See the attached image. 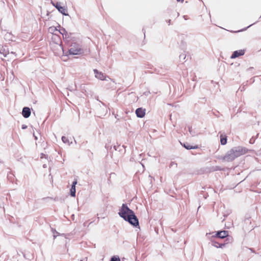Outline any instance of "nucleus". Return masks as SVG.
<instances>
[{"instance_id":"5701e85b","label":"nucleus","mask_w":261,"mask_h":261,"mask_svg":"<svg viewBox=\"0 0 261 261\" xmlns=\"http://www.w3.org/2000/svg\"><path fill=\"white\" fill-rule=\"evenodd\" d=\"M189 133L190 134L192 135V136H194L195 135V133L194 132H193L192 129V128L189 127Z\"/></svg>"},{"instance_id":"1a4fd4ad","label":"nucleus","mask_w":261,"mask_h":261,"mask_svg":"<svg viewBox=\"0 0 261 261\" xmlns=\"http://www.w3.org/2000/svg\"><path fill=\"white\" fill-rule=\"evenodd\" d=\"M136 114L138 117L143 118L145 115V110L142 108H139L136 110Z\"/></svg>"},{"instance_id":"2eb2a0df","label":"nucleus","mask_w":261,"mask_h":261,"mask_svg":"<svg viewBox=\"0 0 261 261\" xmlns=\"http://www.w3.org/2000/svg\"><path fill=\"white\" fill-rule=\"evenodd\" d=\"M14 178V175L12 173H9L8 174V179L10 180L12 182H13V179Z\"/></svg>"},{"instance_id":"c756f323","label":"nucleus","mask_w":261,"mask_h":261,"mask_svg":"<svg viewBox=\"0 0 261 261\" xmlns=\"http://www.w3.org/2000/svg\"><path fill=\"white\" fill-rule=\"evenodd\" d=\"M254 140H253V138L252 137L250 140V143H253L254 142Z\"/></svg>"},{"instance_id":"393cba45","label":"nucleus","mask_w":261,"mask_h":261,"mask_svg":"<svg viewBox=\"0 0 261 261\" xmlns=\"http://www.w3.org/2000/svg\"><path fill=\"white\" fill-rule=\"evenodd\" d=\"M225 243H218V248H223L225 246Z\"/></svg>"},{"instance_id":"4be33fe9","label":"nucleus","mask_w":261,"mask_h":261,"mask_svg":"<svg viewBox=\"0 0 261 261\" xmlns=\"http://www.w3.org/2000/svg\"><path fill=\"white\" fill-rule=\"evenodd\" d=\"M212 245L214 247H215L216 248H218V242H214V241L212 242Z\"/></svg>"},{"instance_id":"ddd939ff","label":"nucleus","mask_w":261,"mask_h":261,"mask_svg":"<svg viewBox=\"0 0 261 261\" xmlns=\"http://www.w3.org/2000/svg\"><path fill=\"white\" fill-rule=\"evenodd\" d=\"M220 142L221 144L222 145H224L227 143V137L224 135V136H223V135H220Z\"/></svg>"},{"instance_id":"ea45409f","label":"nucleus","mask_w":261,"mask_h":261,"mask_svg":"<svg viewBox=\"0 0 261 261\" xmlns=\"http://www.w3.org/2000/svg\"><path fill=\"white\" fill-rule=\"evenodd\" d=\"M81 261H83V260H81Z\"/></svg>"},{"instance_id":"7ed1b4c3","label":"nucleus","mask_w":261,"mask_h":261,"mask_svg":"<svg viewBox=\"0 0 261 261\" xmlns=\"http://www.w3.org/2000/svg\"><path fill=\"white\" fill-rule=\"evenodd\" d=\"M68 53L69 55H81L84 54V50L82 48L80 44L72 42L68 49Z\"/></svg>"},{"instance_id":"9b49d317","label":"nucleus","mask_w":261,"mask_h":261,"mask_svg":"<svg viewBox=\"0 0 261 261\" xmlns=\"http://www.w3.org/2000/svg\"><path fill=\"white\" fill-rule=\"evenodd\" d=\"M49 31H58L60 34H61L63 35V38H64V34L67 32L66 30L64 28H62L61 30L58 31L56 29V28L50 27L49 28Z\"/></svg>"},{"instance_id":"7c9ffc66","label":"nucleus","mask_w":261,"mask_h":261,"mask_svg":"<svg viewBox=\"0 0 261 261\" xmlns=\"http://www.w3.org/2000/svg\"><path fill=\"white\" fill-rule=\"evenodd\" d=\"M254 23H255V22L251 24H250L249 26H248L247 27H246L245 29H243V30H246L247 29H248V28H249L250 26L252 25L253 24H254Z\"/></svg>"},{"instance_id":"f3484780","label":"nucleus","mask_w":261,"mask_h":261,"mask_svg":"<svg viewBox=\"0 0 261 261\" xmlns=\"http://www.w3.org/2000/svg\"><path fill=\"white\" fill-rule=\"evenodd\" d=\"M5 38H8L9 39V40H12V35L11 34L7 33L5 34Z\"/></svg>"},{"instance_id":"6ab92c4d","label":"nucleus","mask_w":261,"mask_h":261,"mask_svg":"<svg viewBox=\"0 0 261 261\" xmlns=\"http://www.w3.org/2000/svg\"><path fill=\"white\" fill-rule=\"evenodd\" d=\"M110 261H120V259L119 257L114 256L111 258Z\"/></svg>"},{"instance_id":"f257e3e1","label":"nucleus","mask_w":261,"mask_h":261,"mask_svg":"<svg viewBox=\"0 0 261 261\" xmlns=\"http://www.w3.org/2000/svg\"><path fill=\"white\" fill-rule=\"evenodd\" d=\"M119 216L134 227L139 226V220L134 212L130 210L126 204L123 203L118 212Z\"/></svg>"},{"instance_id":"72a5a7b5","label":"nucleus","mask_w":261,"mask_h":261,"mask_svg":"<svg viewBox=\"0 0 261 261\" xmlns=\"http://www.w3.org/2000/svg\"><path fill=\"white\" fill-rule=\"evenodd\" d=\"M253 68V67H250L247 69V70H251V69H252Z\"/></svg>"},{"instance_id":"cd10ccee","label":"nucleus","mask_w":261,"mask_h":261,"mask_svg":"<svg viewBox=\"0 0 261 261\" xmlns=\"http://www.w3.org/2000/svg\"><path fill=\"white\" fill-rule=\"evenodd\" d=\"M119 147H120V145H118V146H116V145H115V146H114V147H114V149H115V150H118V148H119Z\"/></svg>"},{"instance_id":"9d476101","label":"nucleus","mask_w":261,"mask_h":261,"mask_svg":"<svg viewBox=\"0 0 261 261\" xmlns=\"http://www.w3.org/2000/svg\"><path fill=\"white\" fill-rule=\"evenodd\" d=\"M0 54L3 55L4 57H6L9 54V50L7 46L0 45Z\"/></svg>"},{"instance_id":"c9c22d12","label":"nucleus","mask_w":261,"mask_h":261,"mask_svg":"<svg viewBox=\"0 0 261 261\" xmlns=\"http://www.w3.org/2000/svg\"><path fill=\"white\" fill-rule=\"evenodd\" d=\"M55 37H57L59 40H60V38L59 36H58V35H56V36H55Z\"/></svg>"},{"instance_id":"f8f14e48","label":"nucleus","mask_w":261,"mask_h":261,"mask_svg":"<svg viewBox=\"0 0 261 261\" xmlns=\"http://www.w3.org/2000/svg\"><path fill=\"white\" fill-rule=\"evenodd\" d=\"M181 144L185 148H186L187 149H197L198 148V146L197 145H195V146H192L191 145H190L189 143H184L183 144L181 143Z\"/></svg>"},{"instance_id":"423d86ee","label":"nucleus","mask_w":261,"mask_h":261,"mask_svg":"<svg viewBox=\"0 0 261 261\" xmlns=\"http://www.w3.org/2000/svg\"><path fill=\"white\" fill-rule=\"evenodd\" d=\"M245 52V50L244 49H240V50H236L233 52V53L232 54V55L230 57V58L234 59V58H238L241 56H243L244 55Z\"/></svg>"},{"instance_id":"412c9836","label":"nucleus","mask_w":261,"mask_h":261,"mask_svg":"<svg viewBox=\"0 0 261 261\" xmlns=\"http://www.w3.org/2000/svg\"><path fill=\"white\" fill-rule=\"evenodd\" d=\"M174 165L175 166V167H177V164L174 162H171L170 164L169 167L171 168Z\"/></svg>"},{"instance_id":"f704fd0d","label":"nucleus","mask_w":261,"mask_h":261,"mask_svg":"<svg viewBox=\"0 0 261 261\" xmlns=\"http://www.w3.org/2000/svg\"><path fill=\"white\" fill-rule=\"evenodd\" d=\"M46 167H47V166H46V164H44V165H43V167L44 168H46Z\"/></svg>"},{"instance_id":"39448f33","label":"nucleus","mask_w":261,"mask_h":261,"mask_svg":"<svg viewBox=\"0 0 261 261\" xmlns=\"http://www.w3.org/2000/svg\"><path fill=\"white\" fill-rule=\"evenodd\" d=\"M93 72L95 74V76L96 78L103 81L106 80V75H105L101 72L99 71L97 69H94Z\"/></svg>"},{"instance_id":"2f4dec72","label":"nucleus","mask_w":261,"mask_h":261,"mask_svg":"<svg viewBox=\"0 0 261 261\" xmlns=\"http://www.w3.org/2000/svg\"><path fill=\"white\" fill-rule=\"evenodd\" d=\"M67 36H68V33H67V32H66L64 34V38H66Z\"/></svg>"},{"instance_id":"b1692460","label":"nucleus","mask_w":261,"mask_h":261,"mask_svg":"<svg viewBox=\"0 0 261 261\" xmlns=\"http://www.w3.org/2000/svg\"><path fill=\"white\" fill-rule=\"evenodd\" d=\"M222 170L221 168L220 167H219V166H216V167H214V171H218V170L220 171V170Z\"/></svg>"},{"instance_id":"aec40b11","label":"nucleus","mask_w":261,"mask_h":261,"mask_svg":"<svg viewBox=\"0 0 261 261\" xmlns=\"http://www.w3.org/2000/svg\"><path fill=\"white\" fill-rule=\"evenodd\" d=\"M54 239H55L56 237L60 234V233L56 231V230H54Z\"/></svg>"},{"instance_id":"bb28decb","label":"nucleus","mask_w":261,"mask_h":261,"mask_svg":"<svg viewBox=\"0 0 261 261\" xmlns=\"http://www.w3.org/2000/svg\"><path fill=\"white\" fill-rule=\"evenodd\" d=\"M48 156L47 155H45L43 153H41V158H47Z\"/></svg>"},{"instance_id":"473e14b6","label":"nucleus","mask_w":261,"mask_h":261,"mask_svg":"<svg viewBox=\"0 0 261 261\" xmlns=\"http://www.w3.org/2000/svg\"><path fill=\"white\" fill-rule=\"evenodd\" d=\"M167 22L168 23V24H170V23H171V20H170V19L168 20L167 21Z\"/></svg>"},{"instance_id":"4c0bfd02","label":"nucleus","mask_w":261,"mask_h":261,"mask_svg":"<svg viewBox=\"0 0 261 261\" xmlns=\"http://www.w3.org/2000/svg\"><path fill=\"white\" fill-rule=\"evenodd\" d=\"M35 140H37V137L35 136Z\"/></svg>"},{"instance_id":"c85d7f7f","label":"nucleus","mask_w":261,"mask_h":261,"mask_svg":"<svg viewBox=\"0 0 261 261\" xmlns=\"http://www.w3.org/2000/svg\"><path fill=\"white\" fill-rule=\"evenodd\" d=\"M21 128L23 129H26L27 128V126L26 125L23 124L22 125Z\"/></svg>"},{"instance_id":"f03ea898","label":"nucleus","mask_w":261,"mask_h":261,"mask_svg":"<svg viewBox=\"0 0 261 261\" xmlns=\"http://www.w3.org/2000/svg\"><path fill=\"white\" fill-rule=\"evenodd\" d=\"M247 151L248 149L242 146L234 147L228 151L222 159L228 162H232L236 158L245 154Z\"/></svg>"},{"instance_id":"4468645a","label":"nucleus","mask_w":261,"mask_h":261,"mask_svg":"<svg viewBox=\"0 0 261 261\" xmlns=\"http://www.w3.org/2000/svg\"><path fill=\"white\" fill-rule=\"evenodd\" d=\"M76 190L75 188L71 187L70 191V194L72 197L75 196Z\"/></svg>"},{"instance_id":"58836bf2","label":"nucleus","mask_w":261,"mask_h":261,"mask_svg":"<svg viewBox=\"0 0 261 261\" xmlns=\"http://www.w3.org/2000/svg\"><path fill=\"white\" fill-rule=\"evenodd\" d=\"M122 147H123V148H124L125 149V147L124 145H123V146H122Z\"/></svg>"},{"instance_id":"a211bd4d","label":"nucleus","mask_w":261,"mask_h":261,"mask_svg":"<svg viewBox=\"0 0 261 261\" xmlns=\"http://www.w3.org/2000/svg\"><path fill=\"white\" fill-rule=\"evenodd\" d=\"M186 58V55L185 54H181L179 56V58L180 60H184Z\"/></svg>"},{"instance_id":"e433bc0d","label":"nucleus","mask_w":261,"mask_h":261,"mask_svg":"<svg viewBox=\"0 0 261 261\" xmlns=\"http://www.w3.org/2000/svg\"><path fill=\"white\" fill-rule=\"evenodd\" d=\"M177 2H184V0H177Z\"/></svg>"},{"instance_id":"dca6fc26","label":"nucleus","mask_w":261,"mask_h":261,"mask_svg":"<svg viewBox=\"0 0 261 261\" xmlns=\"http://www.w3.org/2000/svg\"><path fill=\"white\" fill-rule=\"evenodd\" d=\"M62 140L64 143H68V144H70L69 140L65 136H62Z\"/></svg>"},{"instance_id":"6e6552de","label":"nucleus","mask_w":261,"mask_h":261,"mask_svg":"<svg viewBox=\"0 0 261 261\" xmlns=\"http://www.w3.org/2000/svg\"><path fill=\"white\" fill-rule=\"evenodd\" d=\"M31 109L29 107H24L22 111V115L25 118H29L31 115Z\"/></svg>"},{"instance_id":"20e7f679","label":"nucleus","mask_w":261,"mask_h":261,"mask_svg":"<svg viewBox=\"0 0 261 261\" xmlns=\"http://www.w3.org/2000/svg\"><path fill=\"white\" fill-rule=\"evenodd\" d=\"M53 6L63 15L68 16L67 9L65 7H62L60 6L59 3H56V4L52 3Z\"/></svg>"},{"instance_id":"a878e982","label":"nucleus","mask_w":261,"mask_h":261,"mask_svg":"<svg viewBox=\"0 0 261 261\" xmlns=\"http://www.w3.org/2000/svg\"><path fill=\"white\" fill-rule=\"evenodd\" d=\"M77 184V181L74 180L73 181L71 187L75 188V185Z\"/></svg>"},{"instance_id":"0eeeda50","label":"nucleus","mask_w":261,"mask_h":261,"mask_svg":"<svg viewBox=\"0 0 261 261\" xmlns=\"http://www.w3.org/2000/svg\"><path fill=\"white\" fill-rule=\"evenodd\" d=\"M215 236L217 238L223 239L228 236V231L226 230L218 231L216 233Z\"/></svg>"}]
</instances>
